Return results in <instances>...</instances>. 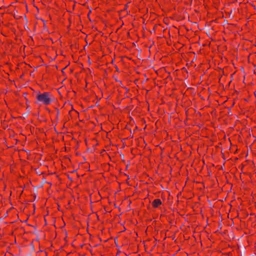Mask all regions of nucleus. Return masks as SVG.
<instances>
[{
	"instance_id": "f257e3e1",
	"label": "nucleus",
	"mask_w": 256,
	"mask_h": 256,
	"mask_svg": "<svg viewBox=\"0 0 256 256\" xmlns=\"http://www.w3.org/2000/svg\"><path fill=\"white\" fill-rule=\"evenodd\" d=\"M52 95L50 92H40V91L37 92L36 94V102L35 104L40 102L46 106H48L51 104L52 102Z\"/></svg>"
},
{
	"instance_id": "f03ea898",
	"label": "nucleus",
	"mask_w": 256,
	"mask_h": 256,
	"mask_svg": "<svg viewBox=\"0 0 256 256\" xmlns=\"http://www.w3.org/2000/svg\"><path fill=\"white\" fill-rule=\"evenodd\" d=\"M161 205H162V202L160 198L154 200L152 203V206L154 208H158Z\"/></svg>"
},
{
	"instance_id": "7ed1b4c3",
	"label": "nucleus",
	"mask_w": 256,
	"mask_h": 256,
	"mask_svg": "<svg viewBox=\"0 0 256 256\" xmlns=\"http://www.w3.org/2000/svg\"><path fill=\"white\" fill-rule=\"evenodd\" d=\"M194 109L192 108H186L185 109V114H186V120L188 119V117L190 114V113H192L194 111Z\"/></svg>"
},
{
	"instance_id": "20e7f679",
	"label": "nucleus",
	"mask_w": 256,
	"mask_h": 256,
	"mask_svg": "<svg viewBox=\"0 0 256 256\" xmlns=\"http://www.w3.org/2000/svg\"><path fill=\"white\" fill-rule=\"evenodd\" d=\"M28 94L27 92L23 93V95L24 96V99L26 100V108H28L30 106V105H29L30 102L26 96Z\"/></svg>"
},
{
	"instance_id": "39448f33",
	"label": "nucleus",
	"mask_w": 256,
	"mask_h": 256,
	"mask_svg": "<svg viewBox=\"0 0 256 256\" xmlns=\"http://www.w3.org/2000/svg\"><path fill=\"white\" fill-rule=\"evenodd\" d=\"M68 66V65H67L66 66H65L64 68H63L61 70V71H62V75H63L64 76H66L65 73H64V70H65V69H66V68Z\"/></svg>"
},
{
	"instance_id": "423d86ee",
	"label": "nucleus",
	"mask_w": 256,
	"mask_h": 256,
	"mask_svg": "<svg viewBox=\"0 0 256 256\" xmlns=\"http://www.w3.org/2000/svg\"><path fill=\"white\" fill-rule=\"evenodd\" d=\"M92 141L96 142V146H98V142L96 138H92Z\"/></svg>"
},
{
	"instance_id": "0eeeda50",
	"label": "nucleus",
	"mask_w": 256,
	"mask_h": 256,
	"mask_svg": "<svg viewBox=\"0 0 256 256\" xmlns=\"http://www.w3.org/2000/svg\"><path fill=\"white\" fill-rule=\"evenodd\" d=\"M45 110H46V111H47L49 114H50V113L51 112V110H50L48 108L46 107V108H45Z\"/></svg>"
},
{
	"instance_id": "6e6552de",
	"label": "nucleus",
	"mask_w": 256,
	"mask_h": 256,
	"mask_svg": "<svg viewBox=\"0 0 256 256\" xmlns=\"http://www.w3.org/2000/svg\"><path fill=\"white\" fill-rule=\"evenodd\" d=\"M59 114H60L59 109H57V113H56V118L57 120L58 119Z\"/></svg>"
},
{
	"instance_id": "1a4fd4ad",
	"label": "nucleus",
	"mask_w": 256,
	"mask_h": 256,
	"mask_svg": "<svg viewBox=\"0 0 256 256\" xmlns=\"http://www.w3.org/2000/svg\"><path fill=\"white\" fill-rule=\"evenodd\" d=\"M45 179H46V178L44 177V178H43V181H42V182H43V183H44V182H46V183H48V184H51V183H50V182H46V181H45Z\"/></svg>"
},
{
	"instance_id": "9d476101",
	"label": "nucleus",
	"mask_w": 256,
	"mask_h": 256,
	"mask_svg": "<svg viewBox=\"0 0 256 256\" xmlns=\"http://www.w3.org/2000/svg\"><path fill=\"white\" fill-rule=\"evenodd\" d=\"M84 142H85L86 145L87 146L88 144H87V139L86 138L84 139Z\"/></svg>"
},
{
	"instance_id": "9b49d317",
	"label": "nucleus",
	"mask_w": 256,
	"mask_h": 256,
	"mask_svg": "<svg viewBox=\"0 0 256 256\" xmlns=\"http://www.w3.org/2000/svg\"><path fill=\"white\" fill-rule=\"evenodd\" d=\"M43 22H44V28L45 27H46V21L43 20Z\"/></svg>"
},
{
	"instance_id": "f8f14e48",
	"label": "nucleus",
	"mask_w": 256,
	"mask_h": 256,
	"mask_svg": "<svg viewBox=\"0 0 256 256\" xmlns=\"http://www.w3.org/2000/svg\"><path fill=\"white\" fill-rule=\"evenodd\" d=\"M44 254H45V256H48V252L46 251H44Z\"/></svg>"
},
{
	"instance_id": "ddd939ff",
	"label": "nucleus",
	"mask_w": 256,
	"mask_h": 256,
	"mask_svg": "<svg viewBox=\"0 0 256 256\" xmlns=\"http://www.w3.org/2000/svg\"><path fill=\"white\" fill-rule=\"evenodd\" d=\"M125 128H126V129H128V126H126L125 127ZM129 130H130V132H131V130H130V128H129Z\"/></svg>"
},
{
	"instance_id": "4468645a",
	"label": "nucleus",
	"mask_w": 256,
	"mask_h": 256,
	"mask_svg": "<svg viewBox=\"0 0 256 256\" xmlns=\"http://www.w3.org/2000/svg\"><path fill=\"white\" fill-rule=\"evenodd\" d=\"M73 71H74V70H73V69H70V73H72V72H73Z\"/></svg>"
},
{
	"instance_id": "2eb2a0df",
	"label": "nucleus",
	"mask_w": 256,
	"mask_h": 256,
	"mask_svg": "<svg viewBox=\"0 0 256 256\" xmlns=\"http://www.w3.org/2000/svg\"><path fill=\"white\" fill-rule=\"evenodd\" d=\"M170 222V224H171V226H172V224H173L172 221V220H170V222Z\"/></svg>"
},
{
	"instance_id": "dca6fc26",
	"label": "nucleus",
	"mask_w": 256,
	"mask_h": 256,
	"mask_svg": "<svg viewBox=\"0 0 256 256\" xmlns=\"http://www.w3.org/2000/svg\"><path fill=\"white\" fill-rule=\"evenodd\" d=\"M90 12H91V11L90 10V11L88 12V17L89 16V15L90 14Z\"/></svg>"
},
{
	"instance_id": "f3484780",
	"label": "nucleus",
	"mask_w": 256,
	"mask_h": 256,
	"mask_svg": "<svg viewBox=\"0 0 256 256\" xmlns=\"http://www.w3.org/2000/svg\"><path fill=\"white\" fill-rule=\"evenodd\" d=\"M125 6V8H127V7H128V4H125V6Z\"/></svg>"
},
{
	"instance_id": "a211bd4d",
	"label": "nucleus",
	"mask_w": 256,
	"mask_h": 256,
	"mask_svg": "<svg viewBox=\"0 0 256 256\" xmlns=\"http://www.w3.org/2000/svg\"><path fill=\"white\" fill-rule=\"evenodd\" d=\"M141 120L145 122V120H144V118H142Z\"/></svg>"
},
{
	"instance_id": "6ab92c4d",
	"label": "nucleus",
	"mask_w": 256,
	"mask_h": 256,
	"mask_svg": "<svg viewBox=\"0 0 256 256\" xmlns=\"http://www.w3.org/2000/svg\"><path fill=\"white\" fill-rule=\"evenodd\" d=\"M44 174V172H42L40 174Z\"/></svg>"
},
{
	"instance_id": "aec40b11",
	"label": "nucleus",
	"mask_w": 256,
	"mask_h": 256,
	"mask_svg": "<svg viewBox=\"0 0 256 256\" xmlns=\"http://www.w3.org/2000/svg\"><path fill=\"white\" fill-rule=\"evenodd\" d=\"M156 26L155 25V26H154V28H153V30H154V32L155 31V27H156Z\"/></svg>"
},
{
	"instance_id": "412c9836",
	"label": "nucleus",
	"mask_w": 256,
	"mask_h": 256,
	"mask_svg": "<svg viewBox=\"0 0 256 256\" xmlns=\"http://www.w3.org/2000/svg\"><path fill=\"white\" fill-rule=\"evenodd\" d=\"M68 20H69V22H70H70H71V21H70V18H68Z\"/></svg>"
},
{
	"instance_id": "4be33fe9",
	"label": "nucleus",
	"mask_w": 256,
	"mask_h": 256,
	"mask_svg": "<svg viewBox=\"0 0 256 256\" xmlns=\"http://www.w3.org/2000/svg\"><path fill=\"white\" fill-rule=\"evenodd\" d=\"M116 70L118 71V66H116Z\"/></svg>"
},
{
	"instance_id": "5701e85b",
	"label": "nucleus",
	"mask_w": 256,
	"mask_h": 256,
	"mask_svg": "<svg viewBox=\"0 0 256 256\" xmlns=\"http://www.w3.org/2000/svg\"><path fill=\"white\" fill-rule=\"evenodd\" d=\"M70 24H69V26H68V28H70Z\"/></svg>"
},
{
	"instance_id": "b1692460",
	"label": "nucleus",
	"mask_w": 256,
	"mask_h": 256,
	"mask_svg": "<svg viewBox=\"0 0 256 256\" xmlns=\"http://www.w3.org/2000/svg\"><path fill=\"white\" fill-rule=\"evenodd\" d=\"M33 208H34V210L35 209V204H33Z\"/></svg>"
},
{
	"instance_id": "393cba45",
	"label": "nucleus",
	"mask_w": 256,
	"mask_h": 256,
	"mask_svg": "<svg viewBox=\"0 0 256 256\" xmlns=\"http://www.w3.org/2000/svg\"><path fill=\"white\" fill-rule=\"evenodd\" d=\"M232 13V10L230 11V15Z\"/></svg>"
},
{
	"instance_id": "a878e982",
	"label": "nucleus",
	"mask_w": 256,
	"mask_h": 256,
	"mask_svg": "<svg viewBox=\"0 0 256 256\" xmlns=\"http://www.w3.org/2000/svg\"><path fill=\"white\" fill-rule=\"evenodd\" d=\"M127 34H128V36H130V32H128Z\"/></svg>"
},
{
	"instance_id": "bb28decb",
	"label": "nucleus",
	"mask_w": 256,
	"mask_h": 256,
	"mask_svg": "<svg viewBox=\"0 0 256 256\" xmlns=\"http://www.w3.org/2000/svg\"><path fill=\"white\" fill-rule=\"evenodd\" d=\"M57 109H58V108H55V110H56V111H57Z\"/></svg>"
},
{
	"instance_id": "cd10ccee",
	"label": "nucleus",
	"mask_w": 256,
	"mask_h": 256,
	"mask_svg": "<svg viewBox=\"0 0 256 256\" xmlns=\"http://www.w3.org/2000/svg\"><path fill=\"white\" fill-rule=\"evenodd\" d=\"M40 252H43V250H40Z\"/></svg>"
},
{
	"instance_id": "c85d7f7f",
	"label": "nucleus",
	"mask_w": 256,
	"mask_h": 256,
	"mask_svg": "<svg viewBox=\"0 0 256 256\" xmlns=\"http://www.w3.org/2000/svg\"><path fill=\"white\" fill-rule=\"evenodd\" d=\"M114 61V59L112 60V62H113Z\"/></svg>"
},
{
	"instance_id": "c756f323",
	"label": "nucleus",
	"mask_w": 256,
	"mask_h": 256,
	"mask_svg": "<svg viewBox=\"0 0 256 256\" xmlns=\"http://www.w3.org/2000/svg\"><path fill=\"white\" fill-rule=\"evenodd\" d=\"M150 205H149V206H148V208H148H148H150Z\"/></svg>"
},
{
	"instance_id": "7c9ffc66",
	"label": "nucleus",
	"mask_w": 256,
	"mask_h": 256,
	"mask_svg": "<svg viewBox=\"0 0 256 256\" xmlns=\"http://www.w3.org/2000/svg\"><path fill=\"white\" fill-rule=\"evenodd\" d=\"M26 114H24V116H26Z\"/></svg>"
}]
</instances>
